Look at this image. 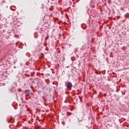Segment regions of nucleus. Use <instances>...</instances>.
Listing matches in <instances>:
<instances>
[{"instance_id":"2","label":"nucleus","mask_w":129,"mask_h":129,"mask_svg":"<svg viewBox=\"0 0 129 129\" xmlns=\"http://www.w3.org/2000/svg\"><path fill=\"white\" fill-rule=\"evenodd\" d=\"M67 87L68 88H70V87H72V84L71 83V82H68Z\"/></svg>"},{"instance_id":"1","label":"nucleus","mask_w":129,"mask_h":129,"mask_svg":"<svg viewBox=\"0 0 129 129\" xmlns=\"http://www.w3.org/2000/svg\"><path fill=\"white\" fill-rule=\"evenodd\" d=\"M26 96H29V94H30V91L29 90H26L24 91Z\"/></svg>"}]
</instances>
